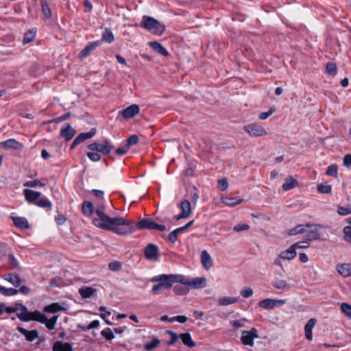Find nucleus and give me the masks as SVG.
<instances>
[{"instance_id": "1", "label": "nucleus", "mask_w": 351, "mask_h": 351, "mask_svg": "<svg viewBox=\"0 0 351 351\" xmlns=\"http://www.w3.org/2000/svg\"><path fill=\"white\" fill-rule=\"evenodd\" d=\"M105 206L104 204H99L95 209V214L98 216L99 219H94V224L106 230H111L117 234H123L130 232L129 231H123L121 229L123 224L129 223L126 219L123 217H110L104 213Z\"/></svg>"}, {"instance_id": "2", "label": "nucleus", "mask_w": 351, "mask_h": 351, "mask_svg": "<svg viewBox=\"0 0 351 351\" xmlns=\"http://www.w3.org/2000/svg\"><path fill=\"white\" fill-rule=\"evenodd\" d=\"M182 275L180 274H161L152 278V282H157L158 284L153 286L152 293L154 295L162 293L165 290L170 289L174 282L182 280Z\"/></svg>"}, {"instance_id": "3", "label": "nucleus", "mask_w": 351, "mask_h": 351, "mask_svg": "<svg viewBox=\"0 0 351 351\" xmlns=\"http://www.w3.org/2000/svg\"><path fill=\"white\" fill-rule=\"evenodd\" d=\"M141 26L156 36H161L165 31V25L152 16H143Z\"/></svg>"}, {"instance_id": "4", "label": "nucleus", "mask_w": 351, "mask_h": 351, "mask_svg": "<svg viewBox=\"0 0 351 351\" xmlns=\"http://www.w3.org/2000/svg\"><path fill=\"white\" fill-rule=\"evenodd\" d=\"M126 221L129 223L123 224L121 227V229H123V231H129L128 229L132 230L130 231V232H127L123 234V235H127L132 234L136 229H148V230H155L156 223L153 221L149 219H142L139 221L136 224H135L133 221L126 219Z\"/></svg>"}, {"instance_id": "5", "label": "nucleus", "mask_w": 351, "mask_h": 351, "mask_svg": "<svg viewBox=\"0 0 351 351\" xmlns=\"http://www.w3.org/2000/svg\"><path fill=\"white\" fill-rule=\"evenodd\" d=\"M21 306V312L17 313V317L23 322L37 321L44 324V315L38 311L29 312L27 308L22 304L16 303Z\"/></svg>"}, {"instance_id": "6", "label": "nucleus", "mask_w": 351, "mask_h": 351, "mask_svg": "<svg viewBox=\"0 0 351 351\" xmlns=\"http://www.w3.org/2000/svg\"><path fill=\"white\" fill-rule=\"evenodd\" d=\"M243 129L252 136H263L267 134L263 126L256 123L247 124L243 127Z\"/></svg>"}, {"instance_id": "7", "label": "nucleus", "mask_w": 351, "mask_h": 351, "mask_svg": "<svg viewBox=\"0 0 351 351\" xmlns=\"http://www.w3.org/2000/svg\"><path fill=\"white\" fill-rule=\"evenodd\" d=\"M258 331L255 328L250 330H243L241 337V341L245 346H253L254 339L258 338Z\"/></svg>"}, {"instance_id": "8", "label": "nucleus", "mask_w": 351, "mask_h": 351, "mask_svg": "<svg viewBox=\"0 0 351 351\" xmlns=\"http://www.w3.org/2000/svg\"><path fill=\"white\" fill-rule=\"evenodd\" d=\"M182 280L178 281L182 285H189L194 289H201L206 287V279L204 277L202 278H196L190 280L189 279L185 278L182 275Z\"/></svg>"}, {"instance_id": "9", "label": "nucleus", "mask_w": 351, "mask_h": 351, "mask_svg": "<svg viewBox=\"0 0 351 351\" xmlns=\"http://www.w3.org/2000/svg\"><path fill=\"white\" fill-rule=\"evenodd\" d=\"M180 208L182 210L181 213L175 216V219L179 221L182 219L189 217L191 214V203L188 200H184L180 203Z\"/></svg>"}, {"instance_id": "10", "label": "nucleus", "mask_w": 351, "mask_h": 351, "mask_svg": "<svg viewBox=\"0 0 351 351\" xmlns=\"http://www.w3.org/2000/svg\"><path fill=\"white\" fill-rule=\"evenodd\" d=\"M144 255L147 260H158L159 255L158 247L152 243L148 244L145 248Z\"/></svg>"}, {"instance_id": "11", "label": "nucleus", "mask_w": 351, "mask_h": 351, "mask_svg": "<svg viewBox=\"0 0 351 351\" xmlns=\"http://www.w3.org/2000/svg\"><path fill=\"white\" fill-rule=\"evenodd\" d=\"M305 226L311 228V230L308 231L306 235V239L308 241L317 240L319 238V230L321 228L320 225H311L310 223H306Z\"/></svg>"}, {"instance_id": "12", "label": "nucleus", "mask_w": 351, "mask_h": 351, "mask_svg": "<svg viewBox=\"0 0 351 351\" xmlns=\"http://www.w3.org/2000/svg\"><path fill=\"white\" fill-rule=\"evenodd\" d=\"M139 111V106L136 104H132L120 112V113H121L125 119H128L134 117Z\"/></svg>"}, {"instance_id": "13", "label": "nucleus", "mask_w": 351, "mask_h": 351, "mask_svg": "<svg viewBox=\"0 0 351 351\" xmlns=\"http://www.w3.org/2000/svg\"><path fill=\"white\" fill-rule=\"evenodd\" d=\"M17 330L25 337L27 341L32 342L38 337V332L36 330H27L23 327H17Z\"/></svg>"}, {"instance_id": "14", "label": "nucleus", "mask_w": 351, "mask_h": 351, "mask_svg": "<svg viewBox=\"0 0 351 351\" xmlns=\"http://www.w3.org/2000/svg\"><path fill=\"white\" fill-rule=\"evenodd\" d=\"M317 319L315 318L310 319L304 326L305 337L307 340L311 341L313 339V328H314Z\"/></svg>"}, {"instance_id": "15", "label": "nucleus", "mask_w": 351, "mask_h": 351, "mask_svg": "<svg viewBox=\"0 0 351 351\" xmlns=\"http://www.w3.org/2000/svg\"><path fill=\"white\" fill-rule=\"evenodd\" d=\"M201 263L206 269H209L213 265V260L206 250H204L201 253Z\"/></svg>"}, {"instance_id": "16", "label": "nucleus", "mask_w": 351, "mask_h": 351, "mask_svg": "<svg viewBox=\"0 0 351 351\" xmlns=\"http://www.w3.org/2000/svg\"><path fill=\"white\" fill-rule=\"evenodd\" d=\"M0 146H2L5 148H12L14 149H20L23 147L21 143L18 142L14 138H10L7 141L0 143Z\"/></svg>"}, {"instance_id": "17", "label": "nucleus", "mask_w": 351, "mask_h": 351, "mask_svg": "<svg viewBox=\"0 0 351 351\" xmlns=\"http://www.w3.org/2000/svg\"><path fill=\"white\" fill-rule=\"evenodd\" d=\"M296 251L291 245L288 250L281 252L278 258L283 260H292L296 256Z\"/></svg>"}, {"instance_id": "18", "label": "nucleus", "mask_w": 351, "mask_h": 351, "mask_svg": "<svg viewBox=\"0 0 351 351\" xmlns=\"http://www.w3.org/2000/svg\"><path fill=\"white\" fill-rule=\"evenodd\" d=\"M4 279L10 282L15 287H19L21 284V279L16 274L8 273L4 275Z\"/></svg>"}, {"instance_id": "19", "label": "nucleus", "mask_w": 351, "mask_h": 351, "mask_svg": "<svg viewBox=\"0 0 351 351\" xmlns=\"http://www.w3.org/2000/svg\"><path fill=\"white\" fill-rule=\"evenodd\" d=\"M12 219L15 226L21 229L29 228V223L27 219L21 217H12Z\"/></svg>"}, {"instance_id": "20", "label": "nucleus", "mask_w": 351, "mask_h": 351, "mask_svg": "<svg viewBox=\"0 0 351 351\" xmlns=\"http://www.w3.org/2000/svg\"><path fill=\"white\" fill-rule=\"evenodd\" d=\"M100 41L94 42L92 43H90L88 45H87L84 49H82L80 53V58H84L87 57L90 54V53L99 45Z\"/></svg>"}, {"instance_id": "21", "label": "nucleus", "mask_w": 351, "mask_h": 351, "mask_svg": "<svg viewBox=\"0 0 351 351\" xmlns=\"http://www.w3.org/2000/svg\"><path fill=\"white\" fill-rule=\"evenodd\" d=\"M75 134V130L73 129L69 124L66 128H62L60 132L61 136L66 141L71 140L74 136Z\"/></svg>"}, {"instance_id": "22", "label": "nucleus", "mask_w": 351, "mask_h": 351, "mask_svg": "<svg viewBox=\"0 0 351 351\" xmlns=\"http://www.w3.org/2000/svg\"><path fill=\"white\" fill-rule=\"evenodd\" d=\"M97 290L91 287H82L79 289V293L84 299L90 298Z\"/></svg>"}, {"instance_id": "23", "label": "nucleus", "mask_w": 351, "mask_h": 351, "mask_svg": "<svg viewBox=\"0 0 351 351\" xmlns=\"http://www.w3.org/2000/svg\"><path fill=\"white\" fill-rule=\"evenodd\" d=\"M53 351H73V348L69 343L58 341L53 345Z\"/></svg>"}, {"instance_id": "24", "label": "nucleus", "mask_w": 351, "mask_h": 351, "mask_svg": "<svg viewBox=\"0 0 351 351\" xmlns=\"http://www.w3.org/2000/svg\"><path fill=\"white\" fill-rule=\"evenodd\" d=\"M337 271L343 277L351 276V265L341 264L337 266Z\"/></svg>"}, {"instance_id": "25", "label": "nucleus", "mask_w": 351, "mask_h": 351, "mask_svg": "<svg viewBox=\"0 0 351 351\" xmlns=\"http://www.w3.org/2000/svg\"><path fill=\"white\" fill-rule=\"evenodd\" d=\"M149 46L160 55H162L164 56H169V52L163 46H162L160 43L156 41L151 42L149 43Z\"/></svg>"}, {"instance_id": "26", "label": "nucleus", "mask_w": 351, "mask_h": 351, "mask_svg": "<svg viewBox=\"0 0 351 351\" xmlns=\"http://www.w3.org/2000/svg\"><path fill=\"white\" fill-rule=\"evenodd\" d=\"M66 311V308L61 306L59 303L55 302L49 305L45 306V312L55 313L58 311Z\"/></svg>"}, {"instance_id": "27", "label": "nucleus", "mask_w": 351, "mask_h": 351, "mask_svg": "<svg viewBox=\"0 0 351 351\" xmlns=\"http://www.w3.org/2000/svg\"><path fill=\"white\" fill-rule=\"evenodd\" d=\"M24 194L26 200L28 201L29 202H34L40 195V193L32 191L31 189H25Z\"/></svg>"}, {"instance_id": "28", "label": "nucleus", "mask_w": 351, "mask_h": 351, "mask_svg": "<svg viewBox=\"0 0 351 351\" xmlns=\"http://www.w3.org/2000/svg\"><path fill=\"white\" fill-rule=\"evenodd\" d=\"M94 210V206L92 202L84 201L82 205V212L84 215L90 216Z\"/></svg>"}, {"instance_id": "29", "label": "nucleus", "mask_w": 351, "mask_h": 351, "mask_svg": "<svg viewBox=\"0 0 351 351\" xmlns=\"http://www.w3.org/2000/svg\"><path fill=\"white\" fill-rule=\"evenodd\" d=\"M36 32L34 29L28 30L24 34L23 38L22 40V43L23 45H26L32 42L36 37Z\"/></svg>"}, {"instance_id": "30", "label": "nucleus", "mask_w": 351, "mask_h": 351, "mask_svg": "<svg viewBox=\"0 0 351 351\" xmlns=\"http://www.w3.org/2000/svg\"><path fill=\"white\" fill-rule=\"evenodd\" d=\"M243 202V199L239 197H223L222 203L228 206H234L240 204Z\"/></svg>"}, {"instance_id": "31", "label": "nucleus", "mask_w": 351, "mask_h": 351, "mask_svg": "<svg viewBox=\"0 0 351 351\" xmlns=\"http://www.w3.org/2000/svg\"><path fill=\"white\" fill-rule=\"evenodd\" d=\"M298 185V182L292 177H288L282 184L284 191H289Z\"/></svg>"}, {"instance_id": "32", "label": "nucleus", "mask_w": 351, "mask_h": 351, "mask_svg": "<svg viewBox=\"0 0 351 351\" xmlns=\"http://www.w3.org/2000/svg\"><path fill=\"white\" fill-rule=\"evenodd\" d=\"M182 343L189 347H195L196 343L191 339V335L188 332L182 333L180 335Z\"/></svg>"}, {"instance_id": "33", "label": "nucleus", "mask_w": 351, "mask_h": 351, "mask_svg": "<svg viewBox=\"0 0 351 351\" xmlns=\"http://www.w3.org/2000/svg\"><path fill=\"white\" fill-rule=\"evenodd\" d=\"M272 285L278 289H289L291 288L285 280L278 278L274 280Z\"/></svg>"}, {"instance_id": "34", "label": "nucleus", "mask_w": 351, "mask_h": 351, "mask_svg": "<svg viewBox=\"0 0 351 351\" xmlns=\"http://www.w3.org/2000/svg\"><path fill=\"white\" fill-rule=\"evenodd\" d=\"M99 149V152H101L104 155H107L114 149V147L108 140H105L104 144H101V148Z\"/></svg>"}, {"instance_id": "35", "label": "nucleus", "mask_w": 351, "mask_h": 351, "mask_svg": "<svg viewBox=\"0 0 351 351\" xmlns=\"http://www.w3.org/2000/svg\"><path fill=\"white\" fill-rule=\"evenodd\" d=\"M58 318V315H53L50 318L45 317V327L48 330H53L55 328V325L57 322Z\"/></svg>"}, {"instance_id": "36", "label": "nucleus", "mask_w": 351, "mask_h": 351, "mask_svg": "<svg viewBox=\"0 0 351 351\" xmlns=\"http://www.w3.org/2000/svg\"><path fill=\"white\" fill-rule=\"evenodd\" d=\"M0 293L3 295L11 296L16 295L19 293V290L14 288H6L0 286Z\"/></svg>"}, {"instance_id": "37", "label": "nucleus", "mask_w": 351, "mask_h": 351, "mask_svg": "<svg viewBox=\"0 0 351 351\" xmlns=\"http://www.w3.org/2000/svg\"><path fill=\"white\" fill-rule=\"evenodd\" d=\"M184 285H179L173 287V291L175 294L178 295H186L189 292V289L187 287L184 286Z\"/></svg>"}, {"instance_id": "38", "label": "nucleus", "mask_w": 351, "mask_h": 351, "mask_svg": "<svg viewBox=\"0 0 351 351\" xmlns=\"http://www.w3.org/2000/svg\"><path fill=\"white\" fill-rule=\"evenodd\" d=\"M258 305L260 307L265 309H271L274 308L273 299H264L259 302Z\"/></svg>"}, {"instance_id": "39", "label": "nucleus", "mask_w": 351, "mask_h": 351, "mask_svg": "<svg viewBox=\"0 0 351 351\" xmlns=\"http://www.w3.org/2000/svg\"><path fill=\"white\" fill-rule=\"evenodd\" d=\"M96 134V130L95 128L91 129L90 131L88 132L85 133H81L77 137L80 140V141L82 143L83 141L89 139L95 136Z\"/></svg>"}, {"instance_id": "40", "label": "nucleus", "mask_w": 351, "mask_h": 351, "mask_svg": "<svg viewBox=\"0 0 351 351\" xmlns=\"http://www.w3.org/2000/svg\"><path fill=\"white\" fill-rule=\"evenodd\" d=\"M237 300H238L234 298L223 297L219 299L218 304L221 306H227L229 304L236 303Z\"/></svg>"}, {"instance_id": "41", "label": "nucleus", "mask_w": 351, "mask_h": 351, "mask_svg": "<svg viewBox=\"0 0 351 351\" xmlns=\"http://www.w3.org/2000/svg\"><path fill=\"white\" fill-rule=\"evenodd\" d=\"M348 221L350 225L343 228V234L345 239L351 243V218L348 219Z\"/></svg>"}, {"instance_id": "42", "label": "nucleus", "mask_w": 351, "mask_h": 351, "mask_svg": "<svg viewBox=\"0 0 351 351\" xmlns=\"http://www.w3.org/2000/svg\"><path fill=\"white\" fill-rule=\"evenodd\" d=\"M102 40L108 43H110L114 40V35L109 29H105V32L102 34Z\"/></svg>"}, {"instance_id": "43", "label": "nucleus", "mask_w": 351, "mask_h": 351, "mask_svg": "<svg viewBox=\"0 0 351 351\" xmlns=\"http://www.w3.org/2000/svg\"><path fill=\"white\" fill-rule=\"evenodd\" d=\"M317 191L319 193L328 194L332 191V186L327 184H319L317 185Z\"/></svg>"}, {"instance_id": "44", "label": "nucleus", "mask_w": 351, "mask_h": 351, "mask_svg": "<svg viewBox=\"0 0 351 351\" xmlns=\"http://www.w3.org/2000/svg\"><path fill=\"white\" fill-rule=\"evenodd\" d=\"M304 227H306L305 225H298L294 228L289 230L288 234L289 235H295L298 234L304 233L306 232Z\"/></svg>"}, {"instance_id": "45", "label": "nucleus", "mask_w": 351, "mask_h": 351, "mask_svg": "<svg viewBox=\"0 0 351 351\" xmlns=\"http://www.w3.org/2000/svg\"><path fill=\"white\" fill-rule=\"evenodd\" d=\"M341 312L349 319H351V305L348 303H342L341 305Z\"/></svg>"}, {"instance_id": "46", "label": "nucleus", "mask_w": 351, "mask_h": 351, "mask_svg": "<svg viewBox=\"0 0 351 351\" xmlns=\"http://www.w3.org/2000/svg\"><path fill=\"white\" fill-rule=\"evenodd\" d=\"M160 343V340L157 338H155L150 343H148L145 345V349L147 351H151L153 349L157 348L159 346Z\"/></svg>"}, {"instance_id": "47", "label": "nucleus", "mask_w": 351, "mask_h": 351, "mask_svg": "<svg viewBox=\"0 0 351 351\" xmlns=\"http://www.w3.org/2000/svg\"><path fill=\"white\" fill-rule=\"evenodd\" d=\"M101 335L108 341H110L114 338V335L110 328H107L101 332Z\"/></svg>"}, {"instance_id": "48", "label": "nucleus", "mask_w": 351, "mask_h": 351, "mask_svg": "<svg viewBox=\"0 0 351 351\" xmlns=\"http://www.w3.org/2000/svg\"><path fill=\"white\" fill-rule=\"evenodd\" d=\"M326 73L329 75H335L337 73V66L333 62H328L326 67Z\"/></svg>"}, {"instance_id": "49", "label": "nucleus", "mask_w": 351, "mask_h": 351, "mask_svg": "<svg viewBox=\"0 0 351 351\" xmlns=\"http://www.w3.org/2000/svg\"><path fill=\"white\" fill-rule=\"evenodd\" d=\"M8 263L12 265V268L20 269L21 267L15 258L14 256L12 254H8Z\"/></svg>"}, {"instance_id": "50", "label": "nucleus", "mask_w": 351, "mask_h": 351, "mask_svg": "<svg viewBox=\"0 0 351 351\" xmlns=\"http://www.w3.org/2000/svg\"><path fill=\"white\" fill-rule=\"evenodd\" d=\"M326 175L329 176L337 177V166L336 165H330L326 172Z\"/></svg>"}, {"instance_id": "51", "label": "nucleus", "mask_w": 351, "mask_h": 351, "mask_svg": "<svg viewBox=\"0 0 351 351\" xmlns=\"http://www.w3.org/2000/svg\"><path fill=\"white\" fill-rule=\"evenodd\" d=\"M292 245L294 247L295 250L296 251V249H304V248L309 247L310 243H308V241L307 240V241H300V242L295 243L293 244Z\"/></svg>"}, {"instance_id": "52", "label": "nucleus", "mask_w": 351, "mask_h": 351, "mask_svg": "<svg viewBox=\"0 0 351 351\" xmlns=\"http://www.w3.org/2000/svg\"><path fill=\"white\" fill-rule=\"evenodd\" d=\"M138 142V137L137 135H132L130 136L126 141V145L130 149V147L133 145H136Z\"/></svg>"}, {"instance_id": "53", "label": "nucleus", "mask_w": 351, "mask_h": 351, "mask_svg": "<svg viewBox=\"0 0 351 351\" xmlns=\"http://www.w3.org/2000/svg\"><path fill=\"white\" fill-rule=\"evenodd\" d=\"M244 322H245V319L233 320V321L230 322V324L233 327L234 330L236 331L239 328L244 326Z\"/></svg>"}, {"instance_id": "54", "label": "nucleus", "mask_w": 351, "mask_h": 351, "mask_svg": "<svg viewBox=\"0 0 351 351\" xmlns=\"http://www.w3.org/2000/svg\"><path fill=\"white\" fill-rule=\"evenodd\" d=\"M167 333H168L171 335V339L169 341H167V344L169 346H171V345L174 344L178 341V339L179 338L178 335L176 332H174L173 331H170V330H167Z\"/></svg>"}, {"instance_id": "55", "label": "nucleus", "mask_w": 351, "mask_h": 351, "mask_svg": "<svg viewBox=\"0 0 351 351\" xmlns=\"http://www.w3.org/2000/svg\"><path fill=\"white\" fill-rule=\"evenodd\" d=\"M108 267L112 271H119L121 269V264L119 261L110 262L108 264Z\"/></svg>"}, {"instance_id": "56", "label": "nucleus", "mask_w": 351, "mask_h": 351, "mask_svg": "<svg viewBox=\"0 0 351 351\" xmlns=\"http://www.w3.org/2000/svg\"><path fill=\"white\" fill-rule=\"evenodd\" d=\"M250 229V226L246 223L243 224H237L233 227V230L234 232H241V231H245Z\"/></svg>"}, {"instance_id": "57", "label": "nucleus", "mask_w": 351, "mask_h": 351, "mask_svg": "<svg viewBox=\"0 0 351 351\" xmlns=\"http://www.w3.org/2000/svg\"><path fill=\"white\" fill-rule=\"evenodd\" d=\"M62 278L56 276L50 280L49 285L51 287H58L60 286Z\"/></svg>"}, {"instance_id": "58", "label": "nucleus", "mask_w": 351, "mask_h": 351, "mask_svg": "<svg viewBox=\"0 0 351 351\" xmlns=\"http://www.w3.org/2000/svg\"><path fill=\"white\" fill-rule=\"evenodd\" d=\"M218 186L221 191H226L228 187V183L226 178L218 180Z\"/></svg>"}, {"instance_id": "59", "label": "nucleus", "mask_w": 351, "mask_h": 351, "mask_svg": "<svg viewBox=\"0 0 351 351\" xmlns=\"http://www.w3.org/2000/svg\"><path fill=\"white\" fill-rule=\"evenodd\" d=\"M241 295L245 298H250L253 295V290L250 288H244L241 291Z\"/></svg>"}, {"instance_id": "60", "label": "nucleus", "mask_w": 351, "mask_h": 351, "mask_svg": "<svg viewBox=\"0 0 351 351\" xmlns=\"http://www.w3.org/2000/svg\"><path fill=\"white\" fill-rule=\"evenodd\" d=\"M87 156L89 158L90 160L93 162H97L101 159V156L98 153L88 152Z\"/></svg>"}, {"instance_id": "61", "label": "nucleus", "mask_w": 351, "mask_h": 351, "mask_svg": "<svg viewBox=\"0 0 351 351\" xmlns=\"http://www.w3.org/2000/svg\"><path fill=\"white\" fill-rule=\"evenodd\" d=\"M99 326V322L98 320L93 321L88 326L81 327L83 330H90L92 328H96Z\"/></svg>"}, {"instance_id": "62", "label": "nucleus", "mask_w": 351, "mask_h": 351, "mask_svg": "<svg viewBox=\"0 0 351 351\" xmlns=\"http://www.w3.org/2000/svg\"><path fill=\"white\" fill-rule=\"evenodd\" d=\"M4 311L7 313H20L21 312V306L16 304V307H5L4 308Z\"/></svg>"}, {"instance_id": "63", "label": "nucleus", "mask_w": 351, "mask_h": 351, "mask_svg": "<svg viewBox=\"0 0 351 351\" xmlns=\"http://www.w3.org/2000/svg\"><path fill=\"white\" fill-rule=\"evenodd\" d=\"M274 112V110L273 109H270L267 112H263L259 114L258 118L261 120H265L267 119L271 114H272Z\"/></svg>"}, {"instance_id": "64", "label": "nucleus", "mask_w": 351, "mask_h": 351, "mask_svg": "<svg viewBox=\"0 0 351 351\" xmlns=\"http://www.w3.org/2000/svg\"><path fill=\"white\" fill-rule=\"evenodd\" d=\"M337 212L341 215H347L351 213V209L346 207H339Z\"/></svg>"}]
</instances>
